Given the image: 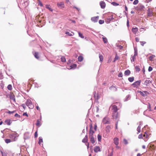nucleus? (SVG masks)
<instances>
[{
	"label": "nucleus",
	"instance_id": "51",
	"mask_svg": "<svg viewBox=\"0 0 156 156\" xmlns=\"http://www.w3.org/2000/svg\"><path fill=\"white\" fill-rule=\"evenodd\" d=\"M35 87H37V88L40 87V86H39L37 83H35Z\"/></svg>",
	"mask_w": 156,
	"mask_h": 156
},
{
	"label": "nucleus",
	"instance_id": "57",
	"mask_svg": "<svg viewBox=\"0 0 156 156\" xmlns=\"http://www.w3.org/2000/svg\"><path fill=\"white\" fill-rule=\"evenodd\" d=\"M135 40L136 42H138L139 41V39L137 37L135 38Z\"/></svg>",
	"mask_w": 156,
	"mask_h": 156
},
{
	"label": "nucleus",
	"instance_id": "52",
	"mask_svg": "<svg viewBox=\"0 0 156 156\" xmlns=\"http://www.w3.org/2000/svg\"><path fill=\"white\" fill-rule=\"evenodd\" d=\"M138 138L139 139H141L143 138V135L142 134H140L138 136Z\"/></svg>",
	"mask_w": 156,
	"mask_h": 156
},
{
	"label": "nucleus",
	"instance_id": "8",
	"mask_svg": "<svg viewBox=\"0 0 156 156\" xmlns=\"http://www.w3.org/2000/svg\"><path fill=\"white\" fill-rule=\"evenodd\" d=\"M111 108H112V109L113 110L112 112H117L118 110L117 106L115 105H111Z\"/></svg>",
	"mask_w": 156,
	"mask_h": 156
},
{
	"label": "nucleus",
	"instance_id": "3",
	"mask_svg": "<svg viewBox=\"0 0 156 156\" xmlns=\"http://www.w3.org/2000/svg\"><path fill=\"white\" fill-rule=\"evenodd\" d=\"M112 119H117L119 118V115L118 112H112Z\"/></svg>",
	"mask_w": 156,
	"mask_h": 156
},
{
	"label": "nucleus",
	"instance_id": "46",
	"mask_svg": "<svg viewBox=\"0 0 156 156\" xmlns=\"http://www.w3.org/2000/svg\"><path fill=\"white\" fill-rule=\"evenodd\" d=\"M104 23V21L102 20H100L99 21V23L100 24H103Z\"/></svg>",
	"mask_w": 156,
	"mask_h": 156
},
{
	"label": "nucleus",
	"instance_id": "24",
	"mask_svg": "<svg viewBox=\"0 0 156 156\" xmlns=\"http://www.w3.org/2000/svg\"><path fill=\"white\" fill-rule=\"evenodd\" d=\"M65 34H67L68 36H71L73 35L74 34L73 32H71V33H70L69 32H66L65 33Z\"/></svg>",
	"mask_w": 156,
	"mask_h": 156
},
{
	"label": "nucleus",
	"instance_id": "37",
	"mask_svg": "<svg viewBox=\"0 0 156 156\" xmlns=\"http://www.w3.org/2000/svg\"><path fill=\"white\" fill-rule=\"evenodd\" d=\"M135 69H136V71L137 72H139L140 71V69L139 68V67L138 66H136L135 67Z\"/></svg>",
	"mask_w": 156,
	"mask_h": 156
},
{
	"label": "nucleus",
	"instance_id": "13",
	"mask_svg": "<svg viewBox=\"0 0 156 156\" xmlns=\"http://www.w3.org/2000/svg\"><path fill=\"white\" fill-rule=\"evenodd\" d=\"M94 151L95 152L97 153L101 151V148L99 147L96 146L94 148Z\"/></svg>",
	"mask_w": 156,
	"mask_h": 156
},
{
	"label": "nucleus",
	"instance_id": "41",
	"mask_svg": "<svg viewBox=\"0 0 156 156\" xmlns=\"http://www.w3.org/2000/svg\"><path fill=\"white\" fill-rule=\"evenodd\" d=\"M61 60L63 62H66V59L65 58L64 56H62L61 58Z\"/></svg>",
	"mask_w": 156,
	"mask_h": 156
},
{
	"label": "nucleus",
	"instance_id": "20",
	"mask_svg": "<svg viewBox=\"0 0 156 156\" xmlns=\"http://www.w3.org/2000/svg\"><path fill=\"white\" fill-rule=\"evenodd\" d=\"M138 30V28L136 27L135 28H133L132 29V32L135 34H136Z\"/></svg>",
	"mask_w": 156,
	"mask_h": 156
},
{
	"label": "nucleus",
	"instance_id": "34",
	"mask_svg": "<svg viewBox=\"0 0 156 156\" xmlns=\"http://www.w3.org/2000/svg\"><path fill=\"white\" fill-rule=\"evenodd\" d=\"M129 81L130 82H132L134 80V78L133 77H130L128 78Z\"/></svg>",
	"mask_w": 156,
	"mask_h": 156
},
{
	"label": "nucleus",
	"instance_id": "22",
	"mask_svg": "<svg viewBox=\"0 0 156 156\" xmlns=\"http://www.w3.org/2000/svg\"><path fill=\"white\" fill-rule=\"evenodd\" d=\"M88 140L87 136V135H86L84 138L82 140V141L83 143L87 142Z\"/></svg>",
	"mask_w": 156,
	"mask_h": 156
},
{
	"label": "nucleus",
	"instance_id": "12",
	"mask_svg": "<svg viewBox=\"0 0 156 156\" xmlns=\"http://www.w3.org/2000/svg\"><path fill=\"white\" fill-rule=\"evenodd\" d=\"M100 5L102 9H104L106 7V4L103 1H101L100 2Z\"/></svg>",
	"mask_w": 156,
	"mask_h": 156
},
{
	"label": "nucleus",
	"instance_id": "5",
	"mask_svg": "<svg viewBox=\"0 0 156 156\" xmlns=\"http://www.w3.org/2000/svg\"><path fill=\"white\" fill-rule=\"evenodd\" d=\"M102 122L104 124H109L110 123L109 118L107 117H104L103 119Z\"/></svg>",
	"mask_w": 156,
	"mask_h": 156
},
{
	"label": "nucleus",
	"instance_id": "11",
	"mask_svg": "<svg viewBox=\"0 0 156 156\" xmlns=\"http://www.w3.org/2000/svg\"><path fill=\"white\" fill-rule=\"evenodd\" d=\"M140 83L141 81H137L134 82V83L132 85L133 87H136L140 85Z\"/></svg>",
	"mask_w": 156,
	"mask_h": 156
},
{
	"label": "nucleus",
	"instance_id": "32",
	"mask_svg": "<svg viewBox=\"0 0 156 156\" xmlns=\"http://www.w3.org/2000/svg\"><path fill=\"white\" fill-rule=\"evenodd\" d=\"M78 61L81 62L83 60V57L82 56H80L78 57Z\"/></svg>",
	"mask_w": 156,
	"mask_h": 156
},
{
	"label": "nucleus",
	"instance_id": "45",
	"mask_svg": "<svg viewBox=\"0 0 156 156\" xmlns=\"http://www.w3.org/2000/svg\"><path fill=\"white\" fill-rule=\"evenodd\" d=\"M119 56L116 55H115V58H114V60L113 61L114 62H115L116 60H117L119 59Z\"/></svg>",
	"mask_w": 156,
	"mask_h": 156
},
{
	"label": "nucleus",
	"instance_id": "2",
	"mask_svg": "<svg viewBox=\"0 0 156 156\" xmlns=\"http://www.w3.org/2000/svg\"><path fill=\"white\" fill-rule=\"evenodd\" d=\"M147 14L148 16L151 17L154 15L153 10L149 8L147 11Z\"/></svg>",
	"mask_w": 156,
	"mask_h": 156
},
{
	"label": "nucleus",
	"instance_id": "26",
	"mask_svg": "<svg viewBox=\"0 0 156 156\" xmlns=\"http://www.w3.org/2000/svg\"><path fill=\"white\" fill-rule=\"evenodd\" d=\"M99 56L100 58V61L101 62H102L103 61V56L101 54H99Z\"/></svg>",
	"mask_w": 156,
	"mask_h": 156
},
{
	"label": "nucleus",
	"instance_id": "23",
	"mask_svg": "<svg viewBox=\"0 0 156 156\" xmlns=\"http://www.w3.org/2000/svg\"><path fill=\"white\" fill-rule=\"evenodd\" d=\"M109 89L111 90L115 91H116V90H117V89L115 87V86H111L109 88Z\"/></svg>",
	"mask_w": 156,
	"mask_h": 156
},
{
	"label": "nucleus",
	"instance_id": "61",
	"mask_svg": "<svg viewBox=\"0 0 156 156\" xmlns=\"http://www.w3.org/2000/svg\"><path fill=\"white\" fill-rule=\"evenodd\" d=\"M2 156H7V155L6 154H3L2 152Z\"/></svg>",
	"mask_w": 156,
	"mask_h": 156
},
{
	"label": "nucleus",
	"instance_id": "48",
	"mask_svg": "<svg viewBox=\"0 0 156 156\" xmlns=\"http://www.w3.org/2000/svg\"><path fill=\"white\" fill-rule=\"evenodd\" d=\"M15 112H16V111H12V112L11 111H9L8 112H7V113H8V114H11Z\"/></svg>",
	"mask_w": 156,
	"mask_h": 156
},
{
	"label": "nucleus",
	"instance_id": "42",
	"mask_svg": "<svg viewBox=\"0 0 156 156\" xmlns=\"http://www.w3.org/2000/svg\"><path fill=\"white\" fill-rule=\"evenodd\" d=\"M78 34L79 37L82 38H84V36H83V34L80 33V32H78Z\"/></svg>",
	"mask_w": 156,
	"mask_h": 156
},
{
	"label": "nucleus",
	"instance_id": "28",
	"mask_svg": "<svg viewBox=\"0 0 156 156\" xmlns=\"http://www.w3.org/2000/svg\"><path fill=\"white\" fill-rule=\"evenodd\" d=\"M43 142V139L41 137H40L39 138L38 144H39L41 145L42 143Z\"/></svg>",
	"mask_w": 156,
	"mask_h": 156
},
{
	"label": "nucleus",
	"instance_id": "64",
	"mask_svg": "<svg viewBox=\"0 0 156 156\" xmlns=\"http://www.w3.org/2000/svg\"><path fill=\"white\" fill-rule=\"evenodd\" d=\"M36 108L38 110L40 111V109L39 108L38 106H36Z\"/></svg>",
	"mask_w": 156,
	"mask_h": 156
},
{
	"label": "nucleus",
	"instance_id": "14",
	"mask_svg": "<svg viewBox=\"0 0 156 156\" xmlns=\"http://www.w3.org/2000/svg\"><path fill=\"white\" fill-rule=\"evenodd\" d=\"M94 133V132L93 130V128L92 127H91L89 131V136H93Z\"/></svg>",
	"mask_w": 156,
	"mask_h": 156
},
{
	"label": "nucleus",
	"instance_id": "7",
	"mask_svg": "<svg viewBox=\"0 0 156 156\" xmlns=\"http://www.w3.org/2000/svg\"><path fill=\"white\" fill-rule=\"evenodd\" d=\"M138 93H139L140 95L142 96L145 97L147 96V94H149V93L147 91H144V92H142L140 91H138Z\"/></svg>",
	"mask_w": 156,
	"mask_h": 156
},
{
	"label": "nucleus",
	"instance_id": "40",
	"mask_svg": "<svg viewBox=\"0 0 156 156\" xmlns=\"http://www.w3.org/2000/svg\"><path fill=\"white\" fill-rule=\"evenodd\" d=\"M5 141L6 143L8 144L11 142V140L10 139H6L5 140Z\"/></svg>",
	"mask_w": 156,
	"mask_h": 156
},
{
	"label": "nucleus",
	"instance_id": "35",
	"mask_svg": "<svg viewBox=\"0 0 156 156\" xmlns=\"http://www.w3.org/2000/svg\"><path fill=\"white\" fill-rule=\"evenodd\" d=\"M102 39L103 42L105 43H106L107 42L108 40L105 37H103Z\"/></svg>",
	"mask_w": 156,
	"mask_h": 156
},
{
	"label": "nucleus",
	"instance_id": "6",
	"mask_svg": "<svg viewBox=\"0 0 156 156\" xmlns=\"http://www.w3.org/2000/svg\"><path fill=\"white\" fill-rule=\"evenodd\" d=\"M143 81H144V84L146 86H148L149 84L151 83H152L151 81L149 80V79H145L144 80H143Z\"/></svg>",
	"mask_w": 156,
	"mask_h": 156
},
{
	"label": "nucleus",
	"instance_id": "63",
	"mask_svg": "<svg viewBox=\"0 0 156 156\" xmlns=\"http://www.w3.org/2000/svg\"><path fill=\"white\" fill-rule=\"evenodd\" d=\"M29 83H30V84L31 83V82L32 83H33V82H34V80L33 81V80H29Z\"/></svg>",
	"mask_w": 156,
	"mask_h": 156
},
{
	"label": "nucleus",
	"instance_id": "58",
	"mask_svg": "<svg viewBox=\"0 0 156 156\" xmlns=\"http://www.w3.org/2000/svg\"><path fill=\"white\" fill-rule=\"evenodd\" d=\"M23 116H27L28 117V115L27 114V113L26 112H25V113H24L23 114Z\"/></svg>",
	"mask_w": 156,
	"mask_h": 156
},
{
	"label": "nucleus",
	"instance_id": "60",
	"mask_svg": "<svg viewBox=\"0 0 156 156\" xmlns=\"http://www.w3.org/2000/svg\"><path fill=\"white\" fill-rule=\"evenodd\" d=\"M143 137H146V138H148V136L147 135H146L145 134H144L143 135Z\"/></svg>",
	"mask_w": 156,
	"mask_h": 156
},
{
	"label": "nucleus",
	"instance_id": "54",
	"mask_svg": "<svg viewBox=\"0 0 156 156\" xmlns=\"http://www.w3.org/2000/svg\"><path fill=\"white\" fill-rule=\"evenodd\" d=\"M34 137L36 138L37 136V131H36L34 134Z\"/></svg>",
	"mask_w": 156,
	"mask_h": 156
},
{
	"label": "nucleus",
	"instance_id": "21",
	"mask_svg": "<svg viewBox=\"0 0 156 156\" xmlns=\"http://www.w3.org/2000/svg\"><path fill=\"white\" fill-rule=\"evenodd\" d=\"M111 129V127L110 126L108 125L106 127V132L108 133L110 132V129Z\"/></svg>",
	"mask_w": 156,
	"mask_h": 156
},
{
	"label": "nucleus",
	"instance_id": "43",
	"mask_svg": "<svg viewBox=\"0 0 156 156\" xmlns=\"http://www.w3.org/2000/svg\"><path fill=\"white\" fill-rule=\"evenodd\" d=\"M98 141H100L101 139V136L100 135L98 134Z\"/></svg>",
	"mask_w": 156,
	"mask_h": 156
},
{
	"label": "nucleus",
	"instance_id": "50",
	"mask_svg": "<svg viewBox=\"0 0 156 156\" xmlns=\"http://www.w3.org/2000/svg\"><path fill=\"white\" fill-rule=\"evenodd\" d=\"M118 76L119 77H121L122 76V73H119Z\"/></svg>",
	"mask_w": 156,
	"mask_h": 156
},
{
	"label": "nucleus",
	"instance_id": "33",
	"mask_svg": "<svg viewBox=\"0 0 156 156\" xmlns=\"http://www.w3.org/2000/svg\"><path fill=\"white\" fill-rule=\"evenodd\" d=\"M46 8H47V9H48L50 11L52 12L53 11L52 9H51L50 7V5H46Z\"/></svg>",
	"mask_w": 156,
	"mask_h": 156
},
{
	"label": "nucleus",
	"instance_id": "16",
	"mask_svg": "<svg viewBox=\"0 0 156 156\" xmlns=\"http://www.w3.org/2000/svg\"><path fill=\"white\" fill-rule=\"evenodd\" d=\"M57 5L58 7L63 8L64 7V4L63 2H61L57 4Z\"/></svg>",
	"mask_w": 156,
	"mask_h": 156
},
{
	"label": "nucleus",
	"instance_id": "49",
	"mask_svg": "<svg viewBox=\"0 0 156 156\" xmlns=\"http://www.w3.org/2000/svg\"><path fill=\"white\" fill-rule=\"evenodd\" d=\"M140 42L141 45L142 46H143L144 44L146 43V42L145 41H140Z\"/></svg>",
	"mask_w": 156,
	"mask_h": 156
},
{
	"label": "nucleus",
	"instance_id": "18",
	"mask_svg": "<svg viewBox=\"0 0 156 156\" xmlns=\"http://www.w3.org/2000/svg\"><path fill=\"white\" fill-rule=\"evenodd\" d=\"M4 122L5 123V124H6L8 125H10L12 123L11 120L10 119H7L5 120Z\"/></svg>",
	"mask_w": 156,
	"mask_h": 156
},
{
	"label": "nucleus",
	"instance_id": "38",
	"mask_svg": "<svg viewBox=\"0 0 156 156\" xmlns=\"http://www.w3.org/2000/svg\"><path fill=\"white\" fill-rule=\"evenodd\" d=\"M8 89L9 90H11L12 89V87L11 84H9L7 87Z\"/></svg>",
	"mask_w": 156,
	"mask_h": 156
},
{
	"label": "nucleus",
	"instance_id": "55",
	"mask_svg": "<svg viewBox=\"0 0 156 156\" xmlns=\"http://www.w3.org/2000/svg\"><path fill=\"white\" fill-rule=\"evenodd\" d=\"M21 106L23 107L24 109H25L26 108V106L24 104H22Z\"/></svg>",
	"mask_w": 156,
	"mask_h": 156
},
{
	"label": "nucleus",
	"instance_id": "9",
	"mask_svg": "<svg viewBox=\"0 0 156 156\" xmlns=\"http://www.w3.org/2000/svg\"><path fill=\"white\" fill-rule=\"evenodd\" d=\"M99 18V16H94L92 17L91 18V20L94 23H96L98 21V20Z\"/></svg>",
	"mask_w": 156,
	"mask_h": 156
},
{
	"label": "nucleus",
	"instance_id": "1",
	"mask_svg": "<svg viewBox=\"0 0 156 156\" xmlns=\"http://www.w3.org/2000/svg\"><path fill=\"white\" fill-rule=\"evenodd\" d=\"M26 104L29 108L32 109L34 107V106L32 104L31 100L30 99L27 100Z\"/></svg>",
	"mask_w": 156,
	"mask_h": 156
},
{
	"label": "nucleus",
	"instance_id": "31",
	"mask_svg": "<svg viewBox=\"0 0 156 156\" xmlns=\"http://www.w3.org/2000/svg\"><path fill=\"white\" fill-rule=\"evenodd\" d=\"M136 58V54H135L133 56H132V57L131 58V60L132 62H134V60Z\"/></svg>",
	"mask_w": 156,
	"mask_h": 156
},
{
	"label": "nucleus",
	"instance_id": "25",
	"mask_svg": "<svg viewBox=\"0 0 156 156\" xmlns=\"http://www.w3.org/2000/svg\"><path fill=\"white\" fill-rule=\"evenodd\" d=\"M130 73V71L129 70H127L125 71L124 74L125 75L128 76Z\"/></svg>",
	"mask_w": 156,
	"mask_h": 156
},
{
	"label": "nucleus",
	"instance_id": "62",
	"mask_svg": "<svg viewBox=\"0 0 156 156\" xmlns=\"http://www.w3.org/2000/svg\"><path fill=\"white\" fill-rule=\"evenodd\" d=\"M73 8L76 9H77V10H78V11H79L80 10V9L79 8H78L77 7H76L75 6H74Z\"/></svg>",
	"mask_w": 156,
	"mask_h": 156
},
{
	"label": "nucleus",
	"instance_id": "59",
	"mask_svg": "<svg viewBox=\"0 0 156 156\" xmlns=\"http://www.w3.org/2000/svg\"><path fill=\"white\" fill-rule=\"evenodd\" d=\"M108 156H113V153L112 152H111L110 153H109L108 155Z\"/></svg>",
	"mask_w": 156,
	"mask_h": 156
},
{
	"label": "nucleus",
	"instance_id": "19",
	"mask_svg": "<svg viewBox=\"0 0 156 156\" xmlns=\"http://www.w3.org/2000/svg\"><path fill=\"white\" fill-rule=\"evenodd\" d=\"M34 55L36 58L37 59H39V58L40 56L39 53L38 52H35L34 54Z\"/></svg>",
	"mask_w": 156,
	"mask_h": 156
},
{
	"label": "nucleus",
	"instance_id": "39",
	"mask_svg": "<svg viewBox=\"0 0 156 156\" xmlns=\"http://www.w3.org/2000/svg\"><path fill=\"white\" fill-rule=\"evenodd\" d=\"M137 130L138 131L137 133H140L141 131V127L140 126H138L137 129Z\"/></svg>",
	"mask_w": 156,
	"mask_h": 156
},
{
	"label": "nucleus",
	"instance_id": "15",
	"mask_svg": "<svg viewBox=\"0 0 156 156\" xmlns=\"http://www.w3.org/2000/svg\"><path fill=\"white\" fill-rule=\"evenodd\" d=\"M89 138L90 139V141L92 144H94L95 143V139L93 136H89Z\"/></svg>",
	"mask_w": 156,
	"mask_h": 156
},
{
	"label": "nucleus",
	"instance_id": "47",
	"mask_svg": "<svg viewBox=\"0 0 156 156\" xmlns=\"http://www.w3.org/2000/svg\"><path fill=\"white\" fill-rule=\"evenodd\" d=\"M138 0H135L133 2V4L134 5H136L138 3Z\"/></svg>",
	"mask_w": 156,
	"mask_h": 156
},
{
	"label": "nucleus",
	"instance_id": "4",
	"mask_svg": "<svg viewBox=\"0 0 156 156\" xmlns=\"http://www.w3.org/2000/svg\"><path fill=\"white\" fill-rule=\"evenodd\" d=\"M114 19L113 17V15H109V16L105 20V22L108 23H109L111 20Z\"/></svg>",
	"mask_w": 156,
	"mask_h": 156
},
{
	"label": "nucleus",
	"instance_id": "44",
	"mask_svg": "<svg viewBox=\"0 0 156 156\" xmlns=\"http://www.w3.org/2000/svg\"><path fill=\"white\" fill-rule=\"evenodd\" d=\"M71 68H75L76 67V64H73L70 66Z\"/></svg>",
	"mask_w": 156,
	"mask_h": 156
},
{
	"label": "nucleus",
	"instance_id": "29",
	"mask_svg": "<svg viewBox=\"0 0 156 156\" xmlns=\"http://www.w3.org/2000/svg\"><path fill=\"white\" fill-rule=\"evenodd\" d=\"M94 97L95 99L98 100V99L100 97L99 96L98 94H96V93L95 92V94H94Z\"/></svg>",
	"mask_w": 156,
	"mask_h": 156
},
{
	"label": "nucleus",
	"instance_id": "56",
	"mask_svg": "<svg viewBox=\"0 0 156 156\" xmlns=\"http://www.w3.org/2000/svg\"><path fill=\"white\" fill-rule=\"evenodd\" d=\"M15 117H18L19 118L20 117V116L19 115H18L17 113H16L15 115Z\"/></svg>",
	"mask_w": 156,
	"mask_h": 156
},
{
	"label": "nucleus",
	"instance_id": "30",
	"mask_svg": "<svg viewBox=\"0 0 156 156\" xmlns=\"http://www.w3.org/2000/svg\"><path fill=\"white\" fill-rule=\"evenodd\" d=\"M155 57V56L154 55H152L149 57V59L151 61H153Z\"/></svg>",
	"mask_w": 156,
	"mask_h": 156
},
{
	"label": "nucleus",
	"instance_id": "27",
	"mask_svg": "<svg viewBox=\"0 0 156 156\" xmlns=\"http://www.w3.org/2000/svg\"><path fill=\"white\" fill-rule=\"evenodd\" d=\"M41 119H38L37 121V122L36 123V125L38 126H40L41 125Z\"/></svg>",
	"mask_w": 156,
	"mask_h": 156
},
{
	"label": "nucleus",
	"instance_id": "10",
	"mask_svg": "<svg viewBox=\"0 0 156 156\" xmlns=\"http://www.w3.org/2000/svg\"><path fill=\"white\" fill-rule=\"evenodd\" d=\"M9 98L11 100H12L14 102H16L15 96L13 93H11L10 94Z\"/></svg>",
	"mask_w": 156,
	"mask_h": 156
},
{
	"label": "nucleus",
	"instance_id": "17",
	"mask_svg": "<svg viewBox=\"0 0 156 156\" xmlns=\"http://www.w3.org/2000/svg\"><path fill=\"white\" fill-rule=\"evenodd\" d=\"M114 143L116 146H117L119 144V139L117 137H115L114 139Z\"/></svg>",
	"mask_w": 156,
	"mask_h": 156
},
{
	"label": "nucleus",
	"instance_id": "36",
	"mask_svg": "<svg viewBox=\"0 0 156 156\" xmlns=\"http://www.w3.org/2000/svg\"><path fill=\"white\" fill-rule=\"evenodd\" d=\"M111 4L114 5V6H118V5H119V4L118 3H116V2H112L111 3Z\"/></svg>",
	"mask_w": 156,
	"mask_h": 156
},
{
	"label": "nucleus",
	"instance_id": "53",
	"mask_svg": "<svg viewBox=\"0 0 156 156\" xmlns=\"http://www.w3.org/2000/svg\"><path fill=\"white\" fill-rule=\"evenodd\" d=\"M153 68H152L151 66H149L148 68V71L149 72L151 71L152 70Z\"/></svg>",
	"mask_w": 156,
	"mask_h": 156
}]
</instances>
